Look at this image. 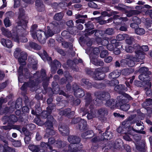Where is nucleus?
<instances>
[{
    "instance_id": "19",
    "label": "nucleus",
    "mask_w": 152,
    "mask_h": 152,
    "mask_svg": "<svg viewBox=\"0 0 152 152\" xmlns=\"http://www.w3.org/2000/svg\"><path fill=\"white\" fill-rule=\"evenodd\" d=\"M58 129L61 134L63 136L67 135L69 134L68 127L64 125L60 126Z\"/></svg>"
},
{
    "instance_id": "1",
    "label": "nucleus",
    "mask_w": 152,
    "mask_h": 152,
    "mask_svg": "<svg viewBox=\"0 0 152 152\" xmlns=\"http://www.w3.org/2000/svg\"><path fill=\"white\" fill-rule=\"evenodd\" d=\"M25 11L23 8L19 9V15L18 18L19 21L18 22V26L16 28H14L12 31V33L7 29L4 27L1 28V30L2 34L8 37H12L14 41L18 42L19 40L18 35L25 36L27 34V32L21 26H25L28 23L27 20L25 19Z\"/></svg>"
},
{
    "instance_id": "13",
    "label": "nucleus",
    "mask_w": 152,
    "mask_h": 152,
    "mask_svg": "<svg viewBox=\"0 0 152 152\" xmlns=\"http://www.w3.org/2000/svg\"><path fill=\"white\" fill-rule=\"evenodd\" d=\"M48 122H47L45 124L47 128L46 129V133L45 136L47 137H48V134L50 135H53L55 134V132L53 129L52 122L50 121L49 123Z\"/></svg>"
},
{
    "instance_id": "39",
    "label": "nucleus",
    "mask_w": 152,
    "mask_h": 152,
    "mask_svg": "<svg viewBox=\"0 0 152 152\" xmlns=\"http://www.w3.org/2000/svg\"><path fill=\"white\" fill-rule=\"evenodd\" d=\"M105 102L106 103L105 104L107 106H109L111 105L113 106L115 104V101L113 99H109L107 100V101Z\"/></svg>"
},
{
    "instance_id": "49",
    "label": "nucleus",
    "mask_w": 152,
    "mask_h": 152,
    "mask_svg": "<svg viewBox=\"0 0 152 152\" xmlns=\"http://www.w3.org/2000/svg\"><path fill=\"white\" fill-rule=\"evenodd\" d=\"M114 89L115 91L119 93H120L121 91L124 90L122 85H116L114 88Z\"/></svg>"
},
{
    "instance_id": "54",
    "label": "nucleus",
    "mask_w": 152,
    "mask_h": 152,
    "mask_svg": "<svg viewBox=\"0 0 152 152\" xmlns=\"http://www.w3.org/2000/svg\"><path fill=\"white\" fill-rule=\"evenodd\" d=\"M4 23L5 26L7 27H9L11 25L10 21L8 18H6L4 19Z\"/></svg>"
},
{
    "instance_id": "2",
    "label": "nucleus",
    "mask_w": 152,
    "mask_h": 152,
    "mask_svg": "<svg viewBox=\"0 0 152 152\" xmlns=\"http://www.w3.org/2000/svg\"><path fill=\"white\" fill-rule=\"evenodd\" d=\"M135 54L134 57L129 54L125 56L124 58L127 60H122L120 61L121 63L126 62L127 64L129 66L132 67L134 66L135 62H139L140 60H142L144 58L145 56L143 52H140L139 50H135Z\"/></svg>"
},
{
    "instance_id": "25",
    "label": "nucleus",
    "mask_w": 152,
    "mask_h": 152,
    "mask_svg": "<svg viewBox=\"0 0 152 152\" xmlns=\"http://www.w3.org/2000/svg\"><path fill=\"white\" fill-rule=\"evenodd\" d=\"M74 94L77 97L80 98L84 95L85 93L82 89L79 88L74 91Z\"/></svg>"
},
{
    "instance_id": "52",
    "label": "nucleus",
    "mask_w": 152,
    "mask_h": 152,
    "mask_svg": "<svg viewBox=\"0 0 152 152\" xmlns=\"http://www.w3.org/2000/svg\"><path fill=\"white\" fill-rule=\"evenodd\" d=\"M4 148L6 151H7L8 152H16L15 150L8 146L6 144L4 145Z\"/></svg>"
},
{
    "instance_id": "48",
    "label": "nucleus",
    "mask_w": 152,
    "mask_h": 152,
    "mask_svg": "<svg viewBox=\"0 0 152 152\" xmlns=\"http://www.w3.org/2000/svg\"><path fill=\"white\" fill-rule=\"evenodd\" d=\"M87 29H92L94 28V25L92 23L89 21L85 24Z\"/></svg>"
},
{
    "instance_id": "14",
    "label": "nucleus",
    "mask_w": 152,
    "mask_h": 152,
    "mask_svg": "<svg viewBox=\"0 0 152 152\" xmlns=\"http://www.w3.org/2000/svg\"><path fill=\"white\" fill-rule=\"evenodd\" d=\"M139 78L140 80L143 82V84L147 85L148 86V87L150 88L151 87V82H150V80L148 75L141 74L139 75Z\"/></svg>"
},
{
    "instance_id": "10",
    "label": "nucleus",
    "mask_w": 152,
    "mask_h": 152,
    "mask_svg": "<svg viewBox=\"0 0 152 152\" xmlns=\"http://www.w3.org/2000/svg\"><path fill=\"white\" fill-rule=\"evenodd\" d=\"M51 26H53V31H52L50 28V27L48 26V30L47 31V34H46L47 36V38L52 36L55 33H56L58 32L59 28L58 24L56 21H53L52 23L51 24Z\"/></svg>"
},
{
    "instance_id": "3",
    "label": "nucleus",
    "mask_w": 152,
    "mask_h": 152,
    "mask_svg": "<svg viewBox=\"0 0 152 152\" xmlns=\"http://www.w3.org/2000/svg\"><path fill=\"white\" fill-rule=\"evenodd\" d=\"M67 140L71 143L69 146L68 152H84L81 150V147H78V145L77 144L80 141V139L79 137L71 135L68 137Z\"/></svg>"
},
{
    "instance_id": "32",
    "label": "nucleus",
    "mask_w": 152,
    "mask_h": 152,
    "mask_svg": "<svg viewBox=\"0 0 152 152\" xmlns=\"http://www.w3.org/2000/svg\"><path fill=\"white\" fill-rule=\"evenodd\" d=\"M65 142H62L60 140L56 141L54 146L60 148L64 147L66 145Z\"/></svg>"
},
{
    "instance_id": "21",
    "label": "nucleus",
    "mask_w": 152,
    "mask_h": 152,
    "mask_svg": "<svg viewBox=\"0 0 152 152\" xmlns=\"http://www.w3.org/2000/svg\"><path fill=\"white\" fill-rule=\"evenodd\" d=\"M1 44L4 47L10 48L12 46V41L9 39L6 40L4 39H2L1 40Z\"/></svg>"
},
{
    "instance_id": "31",
    "label": "nucleus",
    "mask_w": 152,
    "mask_h": 152,
    "mask_svg": "<svg viewBox=\"0 0 152 152\" xmlns=\"http://www.w3.org/2000/svg\"><path fill=\"white\" fill-rule=\"evenodd\" d=\"M90 49L93 51L94 55L97 56L99 54L100 51H101L103 49V47L102 46H100L99 48H95L93 49L91 48Z\"/></svg>"
},
{
    "instance_id": "43",
    "label": "nucleus",
    "mask_w": 152,
    "mask_h": 152,
    "mask_svg": "<svg viewBox=\"0 0 152 152\" xmlns=\"http://www.w3.org/2000/svg\"><path fill=\"white\" fill-rule=\"evenodd\" d=\"M81 83L84 86H87L88 87H91L92 84L91 83H90L88 80L85 79H83L82 80Z\"/></svg>"
},
{
    "instance_id": "58",
    "label": "nucleus",
    "mask_w": 152,
    "mask_h": 152,
    "mask_svg": "<svg viewBox=\"0 0 152 152\" xmlns=\"http://www.w3.org/2000/svg\"><path fill=\"white\" fill-rule=\"evenodd\" d=\"M37 26L36 24H34L31 26L30 30L31 36L34 34L35 33H36L35 30L37 28Z\"/></svg>"
},
{
    "instance_id": "12",
    "label": "nucleus",
    "mask_w": 152,
    "mask_h": 152,
    "mask_svg": "<svg viewBox=\"0 0 152 152\" xmlns=\"http://www.w3.org/2000/svg\"><path fill=\"white\" fill-rule=\"evenodd\" d=\"M51 112L52 110L51 109H49V107H47V111H44L42 113L41 116L42 118L45 119L47 118L48 121H46L45 124L47 122H48V123H49L50 121H51V122L53 121V117L50 115Z\"/></svg>"
},
{
    "instance_id": "38",
    "label": "nucleus",
    "mask_w": 152,
    "mask_h": 152,
    "mask_svg": "<svg viewBox=\"0 0 152 152\" xmlns=\"http://www.w3.org/2000/svg\"><path fill=\"white\" fill-rule=\"evenodd\" d=\"M128 35L126 34H119L117 36V39L118 41L123 40L125 38L128 37Z\"/></svg>"
},
{
    "instance_id": "11",
    "label": "nucleus",
    "mask_w": 152,
    "mask_h": 152,
    "mask_svg": "<svg viewBox=\"0 0 152 152\" xmlns=\"http://www.w3.org/2000/svg\"><path fill=\"white\" fill-rule=\"evenodd\" d=\"M86 104L85 108H82L81 110L83 112L82 116L86 114L89 111L88 109V105L92 101V98L91 95L90 93H86L85 98ZM89 109L90 106L88 107Z\"/></svg>"
},
{
    "instance_id": "34",
    "label": "nucleus",
    "mask_w": 152,
    "mask_h": 152,
    "mask_svg": "<svg viewBox=\"0 0 152 152\" xmlns=\"http://www.w3.org/2000/svg\"><path fill=\"white\" fill-rule=\"evenodd\" d=\"M56 141L55 139L53 137H51L50 138L48 139V144L46 143L47 144L45 148H47V146L51 147L50 145H52L53 146H55V143Z\"/></svg>"
},
{
    "instance_id": "5",
    "label": "nucleus",
    "mask_w": 152,
    "mask_h": 152,
    "mask_svg": "<svg viewBox=\"0 0 152 152\" xmlns=\"http://www.w3.org/2000/svg\"><path fill=\"white\" fill-rule=\"evenodd\" d=\"M46 75L45 71L44 69L42 70L41 73L37 72L33 75V78H35V79L32 80V78H31L30 80H32V81L28 83H26L23 84L21 87V89L22 90H24L27 87H33L36 85V83L39 82L37 79L38 78H41L42 79L44 77H45Z\"/></svg>"
},
{
    "instance_id": "29",
    "label": "nucleus",
    "mask_w": 152,
    "mask_h": 152,
    "mask_svg": "<svg viewBox=\"0 0 152 152\" xmlns=\"http://www.w3.org/2000/svg\"><path fill=\"white\" fill-rule=\"evenodd\" d=\"M142 11H141L139 10H130L127 12H126V15L127 17H130L134 15L139 14Z\"/></svg>"
},
{
    "instance_id": "22",
    "label": "nucleus",
    "mask_w": 152,
    "mask_h": 152,
    "mask_svg": "<svg viewBox=\"0 0 152 152\" xmlns=\"http://www.w3.org/2000/svg\"><path fill=\"white\" fill-rule=\"evenodd\" d=\"M59 114L61 115L67 116L69 118H70V117L69 116V114L70 115L72 116L74 115V112L73 111L71 112L70 109L68 108L64 110H61L59 112Z\"/></svg>"
},
{
    "instance_id": "63",
    "label": "nucleus",
    "mask_w": 152,
    "mask_h": 152,
    "mask_svg": "<svg viewBox=\"0 0 152 152\" xmlns=\"http://www.w3.org/2000/svg\"><path fill=\"white\" fill-rule=\"evenodd\" d=\"M106 34L108 35H112L113 34V30L112 28H108L105 31Z\"/></svg>"
},
{
    "instance_id": "33",
    "label": "nucleus",
    "mask_w": 152,
    "mask_h": 152,
    "mask_svg": "<svg viewBox=\"0 0 152 152\" xmlns=\"http://www.w3.org/2000/svg\"><path fill=\"white\" fill-rule=\"evenodd\" d=\"M40 56L42 58L44 61L47 60L49 61L51 60V57L48 56L47 53L45 51H43V53L40 55Z\"/></svg>"
},
{
    "instance_id": "35",
    "label": "nucleus",
    "mask_w": 152,
    "mask_h": 152,
    "mask_svg": "<svg viewBox=\"0 0 152 152\" xmlns=\"http://www.w3.org/2000/svg\"><path fill=\"white\" fill-rule=\"evenodd\" d=\"M135 31L136 34L139 35H142L145 33V31L144 29L141 28H138L135 29Z\"/></svg>"
},
{
    "instance_id": "9",
    "label": "nucleus",
    "mask_w": 152,
    "mask_h": 152,
    "mask_svg": "<svg viewBox=\"0 0 152 152\" xmlns=\"http://www.w3.org/2000/svg\"><path fill=\"white\" fill-rule=\"evenodd\" d=\"M46 145V143L42 142L41 143L40 147L34 145H30L28 148L32 152H45V149Z\"/></svg>"
},
{
    "instance_id": "36",
    "label": "nucleus",
    "mask_w": 152,
    "mask_h": 152,
    "mask_svg": "<svg viewBox=\"0 0 152 152\" xmlns=\"http://www.w3.org/2000/svg\"><path fill=\"white\" fill-rule=\"evenodd\" d=\"M64 14L62 12H59L56 14L54 16V18L55 20H61Z\"/></svg>"
},
{
    "instance_id": "64",
    "label": "nucleus",
    "mask_w": 152,
    "mask_h": 152,
    "mask_svg": "<svg viewBox=\"0 0 152 152\" xmlns=\"http://www.w3.org/2000/svg\"><path fill=\"white\" fill-rule=\"evenodd\" d=\"M12 144L14 146L16 147H19L21 145V143L19 141H15L13 142Z\"/></svg>"
},
{
    "instance_id": "8",
    "label": "nucleus",
    "mask_w": 152,
    "mask_h": 152,
    "mask_svg": "<svg viewBox=\"0 0 152 152\" xmlns=\"http://www.w3.org/2000/svg\"><path fill=\"white\" fill-rule=\"evenodd\" d=\"M32 36L34 39H37L41 43H44L47 39L45 33L42 30L37 31Z\"/></svg>"
},
{
    "instance_id": "20",
    "label": "nucleus",
    "mask_w": 152,
    "mask_h": 152,
    "mask_svg": "<svg viewBox=\"0 0 152 152\" xmlns=\"http://www.w3.org/2000/svg\"><path fill=\"white\" fill-rule=\"evenodd\" d=\"M104 75V73L99 72L97 69L95 72V76L94 78L95 80H101L103 79Z\"/></svg>"
},
{
    "instance_id": "42",
    "label": "nucleus",
    "mask_w": 152,
    "mask_h": 152,
    "mask_svg": "<svg viewBox=\"0 0 152 152\" xmlns=\"http://www.w3.org/2000/svg\"><path fill=\"white\" fill-rule=\"evenodd\" d=\"M97 0H86V1H90V2L88 3V5L89 7L94 8H97V6L96 4L93 2V1Z\"/></svg>"
},
{
    "instance_id": "18",
    "label": "nucleus",
    "mask_w": 152,
    "mask_h": 152,
    "mask_svg": "<svg viewBox=\"0 0 152 152\" xmlns=\"http://www.w3.org/2000/svg\"><path fill=\"white\" fill-rule=\"evenodd\" d=\"M81 131H84L87 129V122L84 119H81L79 123L78 126L77 127Z\"/></svg>"
},
{
    "instance_id": "50",
    "label": "nucleus",
    "mask_w": 152,
    "mask_h": 152,
    "mask_svg": "<svg viewBox=\"0 0 152 152\" xmlns=\"http://www.w3.org/2000/svg\"><path fill=\"white\" fill-rule=\"evenodd\" d=\"M9 120L8 122H15L17 121V117L14 115H11L9 117Z\"/></svg>"
},
{
    "instance_id": "30",
    "label": "nucleus",
    "mask_w": 152,
    "mask_h": 152,
    "mask_svg": "<svg viewBox=\"0 0 152 152\" xmlns=\"http://www.w3.org/2000/svg\"><path fill=\"white\" fill-rule=\"evenodd\" d=\"M139 72L141 74L147 75H150L151 73L150 71H148V68L145 67H142L140 68Z\"/></svg>"
},
{
    "instance_id": "27",
    "label": "nucleus",
    "mask_w": 152,
    "mask_h": 152,
    "mask_svg": "<svg viewBox=\"0 0 152 152\" xmlns=\"http://www.w3.org/2000/svg\"><path fill=\"white\" fill-rule=\"evenodd\" d=\"M36 5L39 11H42L44 10V6L41 0H37L36 1Z\"/></svg>"
},
{
    "instance_id": "60",
    "label": "nucleus",
    "mask_w": 152,
    "mask_h": 152,
    "mask_svg": "<svg viewBox=\"0 0 152 152\" xmlns=\"http://www.w3.org/2000/svg\"><path fill=\"white\" fill-rule=\"evenodd\" d=\"M28 61L29 63L32 65H36L37 62L36 61H35L32 58L30 57L28 58Z\"/></svg>"
},
{
    "instance_id": "55",
    "label": "nucleus",
    "mask_w": 152,
    "mask_h": 152,
    "mask_svg": "<svg viewBox=\"0 0 152 152\" xmlns=\"http://www.w3.org/2000/svg\"><path fill=\"white\" fill-rule=\"evenodd\" d=\"M134 71L133 69L131 68L129 69H126L123 70V72H124L125 75H128L132 73Z\"/></svg>"
},
{
    "instance_id": "26",
    "label": "nucleus",
    "mask_w": 152,
    "mask_h": 152,
    "mask_svg": "<svg viewBox=\"0 0 152 152\" xmlns=\"http://www.w3.org/2000/svg\"><path fill=\"white\" fill-rule=\"evenodd\" d=\"M97 113L98 114L99 116L103 117L106 116L107 115L108 112L106 109L102 108L98 110Z\"/></svg>"
},
{
    "instance_id": "24",
    "label": "nucleus",
    "mask_w": 152,
    "mask_h": 152,
    "mask_svg": "<svg viewBox=\"0 0 152 152\" xmlns=\"http://www.w3.org/2000/svg\"><path fill=\"white\" fill-rule=\"evenodd\" d=\"M121 75V72L119 70H115L111 72L109 75L110 78L115 79Z\"/></svg>"
},
{
    "instance_id": "44",
    "label": "nucleus",
    "mask_w": 152,
    "mask_h": 152,
    "mask_svg": "<svg viewBox=\"0 0 152 152\" xmlns=\"http://www.w3.org/2000/svg\"><path fill=\"white\" fill-rule=\"evenodd\" d=\"M118 12L116 11H112L111 12L110 14H109L106 11H104L101 13V14L102 15L104 16H110L113 15H114L115 14H117Z\"/></svg>"
},
{
    "instance_id": "17",
    "label": "nucleus",
    "mask_w": 152,
    "mask_h": 152,
    "mask_svg": "<svg viewBox=\"0 0 152 152\" xmlns=\"http://www.w3.org/2000/svg\"><path fill=\"white\" fill-rule=\"evenodd\" d=\"M91 62L96 66H102L104 65V62L102 61H99L97 59L96 56H93L92 53L89 55Z\"/></svg>"
},
{
    "instance_id": "59",
    "label": "nucleus",
    "mask_w": 152,
    "mask_h": 152,
    "mask_svg": "<svg viewBox=\"0 0 152 152\" xmlns=\"http://www.w3.org/2000/svg\"><path fill=\"white\" fill-rule=\"evenodd\" d=\"M119 83V82L118 80H116V79L115 80H111V81L110 82L109 84L111 86H115L116 85H118Z\"/></svg>"
},
{
    "instance_id": "62",
    "label": "nucleus",
    "mask_w": 152,
    "mask_h": 152,
    "mask_svg": "<svg viewBox=\"0 0 152 152\" xmlns=\"http://www.w3.org/2000/svg\"><path fill=\"white\" fill-rule=\"evenodd\" d=\"M14 8H17L18 7L20 4V0H14Z\"/></svg>"
},
{
    "instance_id": "56",
    "label": "nucleus",
    "mask_w": 152,
    "mask_h": 152,
    "mask_svg": "<svg viewBox=\"0 0 152 152\" xmlns=\"http://www.w3.org/2000/svg\"><path fill=\"white\" fill-rule=\"evenodd\" d=\"M134 40V39L133 37H130L128 39H126L125 40L126 44L129 45H131L132 44L133 41Z\"/></svg>"
},
{
    "instance_id": "57",
    "label": "nucleus",
    "mask_w": 152,
    "mask_h": 152,
    "mask_svg": "<svg viewBox=\"0 0 152 152\" xmlns=\"http://www.w3.org/2000/svg\"><path fill=\"white\" fill-rule=\"evenodd\" d=\"M61 34L63 37H64L66 38H68L70 37V33L69 32L66 31H63Z\"/></svg>"
},
{
    "instance_id": "23",
    "label": "nucleus",
    "mask_w": 152,
    "mask_h": 152,
    "mask_svg": "<svg viewBox=\"0 0 152 152\" xmlns=\"http://www.w3.org/2000/svg\"><path fill=\"white\" fill-rule=\"evenodd\" d=\"M87 15H81L80 14L76 15H75V18L76 19H77L76 20V23H84L85 20L84 19L82 18H87Z\"/></svg>"
},
{
    "instance_id": "45",
    "label": "nucleus",
    "mask_w": 152,
    "mask_h": 152,
    "mask_svg": "<svg viewBox=\"0 0 152 152\" xmlns=\"http://www.w3.org/2000/svg\"><path fill=\"white\" fill-rule=\"evenodd\" d=\"M51 68L52 67L54 68L55 69L57 67H59L61 66V65L59 62L56 60L54 61L53 64L51 65Z\"/></svg>"
},
{
    "instance_id": "53",
    "label": "nucleus",
    "mask_w": 152,
    "mask_h": 152,
    "mask_svg": "<svg viewBox=\"0 0 152 152\" xmlns=\"http://www.w3.org/2000/svg\"><path fill=\"white\" fill-rule=\"evenodd\" d=\"M143 7L147 9H150L151 8V7L148 5L145 4L144 5L143 7L139 6H136L135 7V9L137 10H140L142 12L141 10Z\"/></svg>"
},
{
    "instance_id": "47",
    "label": "nucleus",
    "mask_w": 152,
    "mask_h": 152,
    "mask_svg": "<svg viewBox=\"0 0 152 152\" xmlns=\"http://www.w3.org/2000/svg\"><path fill=\"white\" fill-rule=\"evenodd\" d=\"M108 54L107 50L103 49L101 51V53L100 55V56L102 58H104Z\"/></svg>"
},
{
    "instance_id": "7",
    "label": "nucleus",
    "mask_w": 152,
    "mask_h": 152,
    "mask_svg": "<svg viewBox=\"0 0 152 152\" xmlns=\"http://www.w3.org/2000/svg\"><path fill=\"white\" fill-rule=\"evenodd\" d=\"M14 55L15 57L18 58V60L20 65H26L25 60L27 58V55L25 52L22 51L19 48H17L14 52Z\"/></svg>"
},
{
    "instance_id": "37",
    "label": "nucleus",
    "mask_w": 152,
    "mask_h": 152,
    "mask_svg": "<svg viewBox=\"0 0 152 152\" xmlns=\"http://www.w3.org/2000/svg\"><path fill=\"white\" fill-rule=\"evenodd\" d=\"M113 134L110 131H106L104 134V138L110 139L113 136Z\"/></svg>"
},
{
    "instance_id": "28",
    "label": "nucleus",
    "mask_w": 152,
    "mask_h": 152,
    "mask_svg": "<svg viewBox=\"0 0 152 152\" xmlns=\"http://www.w3.org/2000/svg\"><path fill=\"white\" fill-rule=\"evenodd\" d=\"M99 97L100 101H106L107 100L110 99V96L108 92H104Z\"/></svg>"
},
{
    "instance_id": "61",
    "label": "nucleus",
    "mask_w": 152,
    "mask_h": 152,
    "mask_svg": "<svg viewBox=\"0 0 152 152\" xmlns=\"http://www.w3.org/2000/svg\"><path fill=\"white\" fill-rule=\"evenodd\" d=\"M132 21L134 22V23H135L137 24H140L141 23V20L140 18H138L137 17H133L132 19Z\"/></svg>"
},
{
    "instance_id": "15",
    "label": "nucleus",
    "mask_w": 152,
    "mask_h": 152,
    "mask_svg": "<svg viewBox=\"0 0 152 152\" xmlns=\"http://www.w3.org/2000/svg\"><path fill=\"white\" fill-rule=\"evenodd\" d=\"M121 142V140L118 139L115 142L110 143L107 145V148L111 149L113 151H114L115 149L118 148L120 147V143Z\"/></svg>"
},
{
    "instance_id": "6",
    "label": "nucleus",
    "mask_w": 152,
    "mask_h": 152,
    "mask_svg": "<svg viewBox=\"0 0 152 152\" xmlns=\"http://www.w3.org/2000/svg\"><path fill=\"white\" fill-rule=\"evenodd\" d=\"M126 98L129 100H131L132 99V98L130 96L125 93H123L122 95L117 97V99L121 105L120 109L124 111H127L130 107L129 104L125 103L127 100Z\"/></svg>"
},
{
    "instance_id": "40",
    "label": "nucleus",
    "mask_w": 152,
    "mask_h": 152,
    "mask_svg": "<svg viewBox=\"0 0 152 152\" xmlns=\"http://www.w3.org/2000/svg\"><path fill=\"white\" fill-rule=\"evenodd\" d=\"M29 45L31 48L37 50H39L41 49V47L39 45L33 42H30Z\"/></svg>"
},
{
    "instance_id": "4",
    "label": "nucleus",
    "mask_w": 152,
    "mask_h": 152,
    "mask_svg": "<svg viewBox=\"0 0 152 152\" xmlns=\"http://www.w3.org/2000/svg\"><path fill=\"white\" fill-rule=\"evenodd\" d=\"M117 131L119 133L124 134L125 135L123 136V138L126 140L127 141H130L132 140L128 134L132 135V132L133 131L142 134L145 133V132L144 131H141V130H136L130 126H128L126 128H125L124 126L121 127H119L117 129Z\"/></svg>"
},
{
    "instance_id": "41",
    "label": "nucleus",
    "mask_w": 152,
    "mask_h": 152,
    "mask_svg": "<svg viewBox=\"0 0 152 152\" xmlns=\"http://www.w3.org/2000/svg\"><path fill=\"white\" fill-rule=\"evenodd\" d=\"M90 113H88L87 115V117L88 119H91L93 118L96 117V115L95 114V113L94 112L91 110L90 109Z\"/></svg>"
},
{
    "instance_id": "51",
    "label": "nucleus",
    "mask_w": 152,
    "mask_h": 152,
    "mask_svg": "<svg viewBox=\"0 0 152 152\" xmlns=\"http://www.w3.org/2000/svg\"><path fill=\"white\" fill-rule=\"evenodd\" d=\"M91 29H86L85 31V35L86 36L90 35L93 34L96 31V30H91Z\"/></svg>"
},
{
    "instance_id": "46",
    "label": "nucleus",
    "mask_w": 152,
    "mask_h": 152,
    "mask_svg": "<svg viewBox=\"0 0 152 152\" xmlns=\"http://www.w3.org/2000/svg\"><path fill=\"white\" fill-rule=\"evenodd\" d=\"M62 5H65V3H59L58 4L57 3H54L52 4V7L53 8L55 9H56L58 8V7L59 6L61 7H63Z\"/></svg>"
},
{
    "instance_id": "16",
    "label": "nucleus",
    "mask_w": 152,
    "mask_h": 152,
    "mask_svg": "<svg viewBox=\"0 0 152 152\" xmlns=\"http://www.w3.org/2000/svg\"><path fill=\"white\" fill-rule=\"evenodd\" d=\"M140 46L138 45L134 44L133 47L130 46H127L126 47L125 50L126 52L129 53H132L133 52L134 49L135 50H139L140 52H142L140 50Z\"/></svg>"
}]
</instances>
